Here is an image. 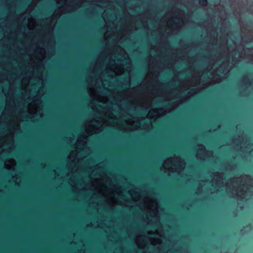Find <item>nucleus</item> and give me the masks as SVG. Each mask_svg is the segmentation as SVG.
<instances>
[{"label":"nucleus","instance_id":"f257e3e1","mask_svg":"<svg viewBox=\"0 0 253 253\" xmlns=\"http://www.w3.org/2000/svg\"><path fill=\"white\" fill-rule=\"evenodd\" d=\"M5 144L7 146H37V143H0V145Z\"/></svg>","mask_w":253,"mask_h":253},{"label":"nucleus","instance_id":"39448f33","mask_svg":"<svg viewBox=\"0 0 253 253\" xmlns=\"http://www.w3.org/2000/svg\"><path fill=\"white\" fill-rule=\"evenodd\" d=\"M171 22H172V23H171V24H172V25H176V23L174 21L171 20Z\"/></svg>","mask_w":253,"mask_h":253},{"label":"nucleus","instance_id":"20e7f679","mask_svg":"<svg viewBox=\"0 0 253 253\" xmlns=\"http://www.w3.org/2000/svg\"><path fill=\"white\" fill-rule=\"evenodd\" d=\"M4 129L3 127L0 126V132Z\"/></svg>","mask_w":253,"mask_h":253},{"label":"nucleus","instance_id":"6e6552de","mask_svg":"<svg viewBox=\"0 0 253 253\" xmlns=\"http://www.w3.org/2000/svg\"><path fill=\"white\" fill-rule=\"evenodd\" d=\"M97 125H100V123H98Z\"/></svg>","mask_w":253,"mask_h":253},{"label":"nucleus","instance_id":"f03ea898","mask_svg":"<svg viewBox=\"0 0 253 253\" xmlns=\"http://www.w3.org/2000/svg\"><path fill=\"white\" fill-rule=\"evenodd\" d=\"M0 142H37V140L0 141Z\"/></svg>","mask_w":253,"mask_h":253},{"label":"nucleus","instance_id":"423d86ee","mask_svg":"<svg viewBox=\"0 0 253 253\" xmlns=\"http://www.w3.org/2000/svg\"><path fill=\"white\" fill-rule=\"evenodd\" d=\"M165 103L163 102H160L157 104H164Z\"/></svg>","mask_w":253,"mask_h":253},{"label":"nucleus","instance_id":"0eeeda50","mask_svg":"<svg viewBox=\"0 0 253 253\" xmlns=\"http://www.w3.org/2000/svg\"><path fill=\"white\" fill-rule=\"evenodd\" d=\"M76 129H77V130H79L81 129V128L80 127H76Z\"/></svg>","mask_w":253,"mask_h":253},{"label":"nucleus","instance_id":"7ed1b4c3","mask_svg":"<svg viewBox=\"0 0 253 253\" xmlns=\"http://www.w3.org/2000/svg\"><path fill=\"white\" fill-rule=\"evenodd\" d=\"M199 3L203 6L206 5L208 2V0H199Z\"/></svg>","mask_w":253,"mask_h":253}]
</instances>
